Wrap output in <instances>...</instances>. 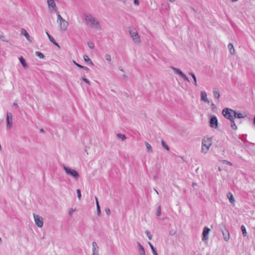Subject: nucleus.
Segmentation results:
<instances>
[{
	"instance_id": "f257e3e1",
	"label": "nucleus",
	"mask_w": 255,
	"mask_h": 255,
	"mask_svg": "<svg viewBox=\"0 0 255 255\" xmlns=\"http://www.w3.org/2000/svg\"><path fill=\"white\" fill-rule=\"evenodd\" d=\"M87 25L98 30H101L102 25L98 20L91 14H84Z\"/></svg>"
},
{
	"instance_id": "f03ea898",
	"label": "nucleus",
	"mask_w": 255,
	"mask_h": 255,
	"mask_svg": "<svg viewBox=\"0 0 255 255\" xmlns=\"http://www.w3.org/2000/svg\"><path fill=\"white\" fill-rule=\"evenodd\" d=\"M235 114L236 112L234 110L230 108H224V118L230 120L231 122V127L234 130L237 128V126L234 121Z\"/></svg>"
},
{
	"instance_id": "7ed1b4c3",
	"label": "nucleus",
	"mask_w": 255,
	"mask_h": 255,
	"mask_svg": "<svg viewBox=\"0 0 255 255\" xmlns=\"http://www.w3.org/2000/svg\"><path fill=\"white\" fill-rule=\"evenodd\" d=\"M211 144V138L204 137L202 140L201 152L204 154L207 153Z\"/></svg>"
},
{
	"instance_id": "20e7f679",
	"label": "nucleus",
	"mask_w": 255,
	"mask_h": 255,
	"mask_svg": "<svg viewBox=\"0 0 255 255\" xmlns=\"http://www.w3.org/2000/svg\"><path fill=\"white\" fill-rule=\"evenodd\" d=\"M63 169L66 174L75 180H78L79 177L78 172L75 169H72L65 165H63Z\"/></svg>"
},
{
	"instance_id": "39448f33",
	"label": "nucleus",
	"mask_w": 255,
	"mask_h": 255,
	"mask_svg": "<svg viewBox=\"0 0 255 255\" xmlns=\"http://www.w3.org/2000/svg\"><path fill=\"white\" fill-rule=\"evenodd\" d=\"M129 33L130 36L131 37L133 41L135 43L139 44L140 42V38L137 30L134 28H131L129 30Z\"/></svg>"
},
{
	"instance_id": "423d86ee",
	"label": "nucleus",
	"mask_w": 255,
	"mask_h": 255,
	"mask_svg": "<svg viewBox=\"0 0 255 255\" xmlns=\"http://www.w3.org/2000/svg\"><path fill=\"white\" fill-rule=\"evenodd\" d=\"M33 218L35 224L39 228H41L43 225V220L42 217L38 215L33 214Z\"/></svg>"
},
{
	"instance_id": "0eeeda50",
	"label": "nucleus",
	"mask_w": 255,
	"mask_h": 255,
	"mask_svg": "<svg viewBox=\"0 0 255 255\" xmlns=\"http://www.w3.org/2000/svg\"><path fill=\"white\" fill-rule=\"evenodd\" d=\"M12 127V115L11 113H6V128L10 129Z\"/></svg>"
},
{
	"instance_id": "6e6552de",
	"label": "nucleus",
	"mask_w": 255,
	"mask_h": 255,
	"mask_svg": "<svg viewBox=\"0 0 255 255\" xmlns=\"http://www.w3.org/2000/svg\"><path fill=\"white\" fill-rule=\"evenodd\" d=\"M171 68L176 74L180 75L185 81L190 82L188 77L180 69L175 67H172Z\"/></svg>"
},
{
	"instance_id": "1a4fd4ad",
	"label": "nucleus",
	"mask_w": 255,
	"mask_h": 255,
	"mask_svg": "<svg viewBox=\"0 0 255 255\" xmlns=\"http://www.w3.org/2000/svg\"><path fill=\"white\" fill-rule=\"evenodd\" d=\"M210 231V229L207 227H205L202 232V240L203 241H207L208 239V235Z\"/></svg>"
},
{
	"instance_id": "9d476101",
	"label": "nucleus",
	"mask_w": 255,
	"mask_h": 255,
	"mask_svg": "<svg viewBox=\"0 0 255 255\" xmlns=\"http://www.w3.org/2000/svg\"><path fill=\"white\" fill-rule=\"evenodd\" d=\"M20 33L21 35L25 36L27 41H28L30 42H32V40L33 39V38L29 35L28 33L26 31V30L25 29L22 28L21 29Z\"/></svg>"
},
{
	"instance_id": "9b49d317",
	"label": "nucleus",
	"mask_w": 255,
	"mask_h": 255,
	"mask_svg": "<svg viewBox=\"0 0 255 255\" xmlns=\"http://www.w3.org/2000/svg\"><path fill=\"white\" fill-rule=\"evenodd\" d=\"M210 125L212 128H217L218 127V120L215 116L212 117L210 120Z\"/></svg>"
},
{
	"instance_id": "f8f14e48",
	"label": "nucleus",
	"mask_w": 255,
	"mask_h": 255,
	"mask_svg": "<svg viewBox=\"0 0 255 255\" xmlns=\"http://www.w3.org/2000/svg\"><path fill=\"white\" fill-rule=\"evenodd\" d=\"M49 8L51 10H55L56 8V5L54 0H47Z\"/></svg>"
},
{
	"instance_id": "ddd939ff",
	"label": "nucleus",
	"mask_w": 255,
	"mask_h": 255,
	"mask_svg": "<svg viewBox=\"0 0 255 255\" xmlns=\"http://www.w3.org/2000/svg\"><path fill=\"white\" fill-rule=\"evenodd\" d=\"M60 29L62 31H66L67 29V27L69 25L68 22L66 21L65 19L62 20L59 22Z\"/></svg>"
},
{
	"instance_id": "4468645a",
	"label": "nucleus",
	"mask_w": 255,
	"mask_h": 255,
	"mask_svg": "<svg viewBox=\"0 0 255 255\" xmlns=\"http://www.w3.org/2000/svg\"><path fill=\"white\" fill-rule=\"evenodd\" d=\"M99 247L97 244L94 242L92 243V252L93 255H99L98 254Z\"/></svg>"
},
{
	"instance_id": "2eb2a0df",
	"label": "nucleus",
	"mask_w": 255,
	"mask_h": 255,
	"mask_svg": "<svg viewBox=\"0 0 255 255\" xmlns=\"http://www.w3.org/2000/svg\"><path fill=\"white\" fill-rule=\"evenodd\" d=\"M201 100L205 103H209V101L207 97V94L205 91L201 92Z\"/></svg>"
},
{
	"instance_id": "dca6fc26",
	"label": "nucleus",
	"mask_w": 255,
	"mask_h": 255,
	"mask_svg": "<svg viewBox=\"0 0 255 255\" xmlns=\"http://www.w3.org/2000/svg\"><path fill=\"white\" fill-rule=\"evenodd\" d=\"M137 245L138 248V251L140 255H145V253L144 249L143 246L140 244V243L137 242Z\"/></svg>"
},
{
	"instance_id": "f3484780",
	"label": "nucleus",
	"mask_w": 255,
	"mask_h": 255,
	"mask_svg": "<svg viewBox=\"0 0 255 255\" xmlns=\"http://www.w3.org/2000/svg\"><path fill=\"white\" fill-rule=\"evenodd\" d=\"M227 197L229 199V201L231 203L234 204L235 200L233 194L231 192H229L227 194Z\"/></svg>"
},
{
	"instance_id": "a211bd4d",
	"label": "nucleus",
	"mask_w": 255,
	"mask_h": 255,
	"mask_svg": "<svg viewBox=\"0 0 255 255\" xmlns=\"http://www.w3.org/2000/svg\"><path fill=\"white\" fill-rule=\"evenodd\" d=\"M228 47L230 53L232 55L234 54L235 50L234 49L233 44L232 43H229L228 45Z\"/></svg>"
},
{
	"instance_id": "6ab92c4d",
	"label": "nucleus",
	"mask_w": 255,
	"mask_h": 255,
	"mask_svg": "<svg viewBox=\"0 0 255 255\" xmlns=\"http://www.w3.org/2000/svg\"><path fill=\"white\" fill-rule=\"evenodd\" d=\"M19 61L21 64V65H22V66L26 68L27 67V65L25 62V59L23 58L22 56H20L19 58Z\"/></svg>"
},
{
	"instance_id": "aec40b11",
	"label": "nucleus",
	"mask_w": 255,
	"mask_h": 255,
	"mask_svg": "<svg viewBox=\"0 0 255 255\" xmlns=\"http://www.w3.org/2000/svg\"><path fill=\"white\" fill-rule=\"evenodd\" d=\"M48 38L51 42H52L54 45L60 48L59 44L56 42L54 38L51 36V35H49Z\"/></svg>"
},
{
	"instance_id": "412c9836",
	"label": "nucleus",
	"mask_w": 255,
	"mask_h": 255,
	"mask_svg": "<svg viewBox=\"0 0 255 255\" xmlns=\"http://www.w3.org/2000/svg\"><path fill=\"white\" fill-rule=\"evenodd\" d=\"M145 146L146 148V150L148 152H152V148L151 145L148 143L147 142H145Z\"/></svg>"
},
{
	"instance_id": "4be33fe9",
	"label": "nucleus",
	"mask_w": 255,
	"mask_h": 255,
	"mask_svg": "<svg viewBox=\"0 0 255 255\" xmlns=\"http://www.w3.org/2000/svg\"><path fill=\"white\" fill-rule=\"evenodd\" d=\"M148 245L150 247V249L152 251L153 255H158L156 249L153 247V246L151 244V243L148 242Z\"/></svg>"
},
{
	"instance_id": "5701e85b",
	"label": "nucleus",
	"mask_w": 255,
	"mask_h": 255,
	"mask_svg": "<svg viewBox=\"0 0 255 255\" xmlns=\"http://www.w3.org/2000/svg\"><path fill=\"white\" fill-rule=\"evenodd\" d=\"M189 74L192 77V78L194 80V85L195 86H197V79H196L195 75L194 74V73H193L192 72L189 73Z\"/></svg>"
},
{
	"instance_id": "b1692460",
	"label": "nucleus",
	"mask_w": 255,
	"mask_h": 255,
	"mask_svg": "<svg viewBox=\"0 0 255 255\" xmlns=\"http://www.w3.org/2000/svg\"><path fill=\"white\" fill-rule=\"evenodd\" d=\"M83 58H84V60H85V61L88 62L91 65H93V63L92 60L89 58V57H88V55H84V56H83Z\"/></svg>"
},
{
	"instance_id": "393cba45",
	"label": "nucleus",
	"mask_w": 255,
	"mask_h": 255,
	"mask_svg": "<svg viewBox=\"0 0 255 255\" xmlns=\"http://www.w3.org/2000/svg\"><path fill=\"white\" fill-rule=\"evenodd\" d=\"M246 117V115H243L241 113H237L236 112L235 118L241 119V118H244Z\"/></svg>"
},
{
	"instance_id": "a878e982",
	"label": "nucleus",
	"mask_w": 255,
	"mask_h": 255,
	"mask_svg": "<svg viewBox=\"0 0 255 255\" xmlns=\"http://www.w3.org/2000/svg\"><path fill=\"white\" fill-rule=\"evenodd\" d=\"M241 230H242V234L245 237L247 236V231H246V229L245 227V226L244 225H242L241 226Z\"/></svg>"
},
{
	"instance_id": "bb28decb",
	"label": "nucleus",
	"mask_w": 255,
	"mask_h": 255,
	"mask_svg": "<svg viewBox=\"0 0 255 255\" xmlns=\"http://www.w3.org/2000/svg\"><path fill=\"white\" fill-rule=\"evenodd\" d=\"M220 93L219 90H215L214 91V96L215 98L218 99L220 97Z\"/></svg>"
},
{
	"instance_id": "cd10ccee",
	"label": "nucleus",
	"mask_w": 255,
	"mask_h": 255,
	"mask_svg": "<svg viewBox=\"0 0 255 255\" xmlns=\"http://www.w3.org/2000/svg\"><path fill=\"white\" fill-rule=\"evenodd\" d=\"M105 59L108 62H110L112 60L111 56L109 54H106L105 55Z\"/></svg>"
},
{
	"instance_id": "c85d7f7f",
	"label": "nucleus",
	"mask_w": 255,
	"mask_h": 255,
	"mask_svg": "<svg viewBox=\"0 0 255 255\" xmlns=\"http://www.w3.org/2000/svg\"><path fill=\"white\" fill-rule=\"evenodd\" d=\"M117 136L119 138H121L122 140H124L126 138V137L125 134H121V133H118L117 134Z\"/></svg>"
},
{
	"instance_id": "c756f323",
	"label": "nucleus",
	"mask_w": 255,
	"mask_h": 255,
	"mask_svg": "<svg viewBox=\"0 0 255 255\" xmlns=\"http://www.w3.org/2000/svg\"><path fill=\"white\" fill-rule=\"evenodd\" d=\"M57 21L60 22L61 21L64 20V18L62 17L61 15L59 14V13L58 12L57 13Z\"/></svg>"
},
{
	"instance_id": "7c9ffc66",
	"label": "nucleus",
	"mask_w": 255,
	"mask_h": 255,
	"mask_svg": "<svg viewBox=\"0 0 255 255\" xmlns=\"http://www.w3.org/2000/svg\"><path fill=\"white\" fill-rule=\"evenodd\" d=\"M161 144L163 147H164L166 150H169V148L168 146L165 143L164 140L161 141Z\"/></svg>"
},
{
	"instance_id": "2f4dec72",
	"label": "nucleus",
	"mask_w": 255,
	"mask_h": 255,
	"mask_svg": "<svg viewBox=\"0 0 255 255\" xmlns=\"http://www.w3.org/2000/svg\"><path fill=\"white\" fill-rule=\"evenodd\" d=\"M35 54L38 57H39L41 59L44 58V55L40 52L36 51Z\"/></svg>"
},
{
	"instance_id": "473e14b6",
	"label": "nucleus",
	"mask_w": 255,
	"mask_h": 255,
	"mask_svg": "<svg viewBox=\"0 0 255 255\" xmlns=\"http://www.w3.org/2000/svg\"><path fill=\"white\" fill-rule=\"evenodd\" d=\"M77 196L79 199V200H81V190L79 189H78L77 190Z\"/></svg>"
},
{
	"instance_id": "72a5a7b5",
	"label": "nucleus",
	"mask_w": 255,
	"mask_h": 255,
	"mask_svg": "<svg viewBox=\"0 0 255 255\" xmlns=\"http://www.w3.org/2000/svg\"><path fill=\"white\" fill-rule=\"evenodd\" d=\"M161 214V207L160 206H158L157 209V213H156V215L157 216H160Z\"/></svg>"
},
{
	"instance_id": "f704fd0d",
	"label": "nucleus",
	"mask_w": 255,
	"mask_h": 255,
	"mask_svg": "<svg viewBox=\"0 0 255 255\" xmlns=\"http://www.w3.org/2000/svg\"><path fill=\"white\" fill-rule=\"evenodd\" d=\"M145 233H146L148 239L151 240L152 239V235L150 234V232L147 230V231H146Z\"/></svg>"
},
{
	"instance_id": "c9c22d12",
	"label": "nucleus",
	"mask_w": 255,
	"mask_h": 255,
	"mask_svg": "<svg viewBox=\"0 0 255 255\" xmlns=\"http://www.w3.org/2000/svg\"><path fill=\"white\" fill-rule=\"evenodd\" d=\"M76 208H75V209H73V208L70 209L69 210V211H68V214H69V215L70 216H71V215L73 214V213L74 212H75V211H76Z\"/></svg>"
},
{
	"instance_id": "e433bc0d",
	"label": "nucleus",
	"mask_w": 255,
	"mask_h": 255,
	"mask_svg": "<svg viewBox=\"0 0 255 255\" xmlns=\"http://www.w3.org/2000/svg\"><path fill=\"white\" fill-rule=\"evenodd\" d=\"M88 45L90 48L93 49L94 47V43L92 42H89Z\"/></svg>"
},
{
	"instance_id": "4c0bfd02",
	"label": "nucleus",
	"mask_w": 255,
	"mask_h": 255,
	"mask_svg": "<svg viewBox=\"0 0 255 255\" xmlns=\"http://www.w3.org/2000/svg\"><path fill=\"white\" fill-rule=\"evenodd\" d=\"M82 80H83V81H84L85 83H86L87 84H89H89H90V82L89 80L88 79H87V78H82Z\"/></svg>"
},
{
	"instance_id": "58836bf2",
	"label": "nucleus",
	"mask_w": 255,
	"mask_h": 255,
	"mask_svg": "<svg viewBox=\"0 0 255 255\" xmlns=\"http://www.w3.org/2000/svg\"><path fill=\"white\" fill-rule=\"evenodd\" d=\"M227 232L228 233L227 236L224 237V240L226 241H228L229 240L230 236L229 233L228 231H227Z\"/></svg>"
},
{
	"instance_id": "ea45409f",
	"label": "nucleus",
	"mask_w": 255,
	"mask_h": 255,
	"mask_svg": "<svg viewBox=\"0 0 255 255\" xmlns=\"http://www.w3.org/2000/svg\"><path fill=\"white\" fill-rule=\"evenodd\" d=\"M212 110L213 112H215L216 109V106L214 104H211Z\"/></svg>"
},
{
	"instance_id": "a19ab883",
	"label": "nucleus",
	"mask_w": 255,
	"mask_h": 255,
	"mask_svg": "<svg viewBox=\"0 0 255 255\" xmlns=\"http://www.w3.org/2000/svg\"><path fill=\"white\" fill-rule=\"evenodd\" d=\"M97 213L98 216H100L101 214V209L100 206H97Z\"/></svg>"
},
{
	"instance_id": "79ce46f5",
	"label": "nucleus",
	"mask_w": 255,
	"mask_h": 255,
	"mask_svg": "<svg viewBox=\"0 0 255 255\" xmlns=\"http://www.w3.org/2000/svg\"><path fill=\"white\" fill-rule=\"evenodd\" d=\"M12 107L14 108L15 109H17L18 107V106L16 102H14L12 105Z\"/></svg>"
},
{
	"instance_id": "37998d69",
	"label": "nucleus",
	"mask_w": 255,
	"mask_h": 255,
	"mask_svg": "<svg viewBox=\"0 0 255 255\" xmlns=\"http://www.w3.org/2000/svg\"><path fill=\"white\" fill-rule=\"evenodd\" d=\"M133 3L135 5H138L139 4V2L138 0H133Z\"/></svg>"
},
{
	"instance_id": "c03bdc74",
	"label": "nucleus",
	"mask_w": 255,
	"mask_h": 255,
	"mask_svg": "<svg viewBox=\"0 0 255 255\" xmlns=\"http://www.w3.org/2000/svg\"><path fill=\"white\" fill-rule=\"evenodd\" d=\"M74 63L79 68H83L84 66H82L80 64H79L78 63H76L75 61H74Z\"/></svg>"
},
{
	"instance_id": "a18cd8bd",
	"label": "nucleus",
	"mask_w": 255,
	"mask_h": 255,
	"mask_svg": "<svg viewBox=\"0 0 255 255\" xmlns=\"http://www.w3.org/2000/svg\"><path fill=\"white\" fill-rule=\"evenodd\" d=\"M105 212H106V213L108 215H110V214H111V211L109 208L106 209Z\"/></svg>"
},
{
	"instance_id": "49530a36",
	"label": "nucleus",
	"mask_w": 255,
	"mask_h": 255,
	"mask_svg": "<svg viewBox=\"0 0 255 255\" xmlns=\"http://www.w3.org/2000/svg\"><path fill=\"white\" fill-rule=\"evenodd\" d=\"M95 200H96V206H100L99 204L98 200V198L97 197H95Z\"/></svg>"
},
{
	"instance_id": "de8ad7c7",
	"label": "nucleus",
	"mask_w": 255,
	"mask_h": 255,
	"mask_svg": "<svg viewBox=\"0 0 255 255\" xmlns=\"http://www.w3.org/2000/svg\"><path fill=\"white\" fill-rule=\"evenodd\" d=\"M224 163H226V164H228L229 165H232V163L228 161L225 160H224Z\"/></svg>"
},
{
	"instance_id": "09e8293b",
	"label": "nucleus",
	"mask_w": 255,
	"mask_h": 255,
	"mask_svg": "<svg viewBox=\"0 0 255 255\" xmlns=\"http://www.w3.org/2000/svg\"><path fill=\"white\" fill-rule=\"evenodd\" d=\"M84 70H86V71H88L89 70V68H88L87 67H85L84 66V67L83 68Z\"/></svg>"
},
{
	"instance_id": "8fccbe9b",
	"label": "nucleus",
	"mask_w": 255,
	"mask_h": 255,
	"mask_svg": "<svg viewBox=\"0 0 255 255\" xmlns=\"http://www.w3.org/2000/svg\"><path fill=\"white\" fill-rule=\"evenodd\" d=\"M119 70L122 72H124V69L121 67H119Z\"/></svg>"
},
{
	"instance_id": "3c124183",
	"label": "nucleus",
	"mask_w": 255,
	"mask_h": 255,
	"mask_svg": "<svg viewBox=\"0 0 255 255\" xmlns=\"http://www.w3.org/2000/svg\"><path fill=\"white\" fill-rule=\"evenodd\" d=\"M170 2H173L175 1V0H168Z\"/></svg>"
},
{
	"instance_id": "603ef678",
	"label": "nucleus",
	"mask_w": 255,
	"mask_h": 255,
	"mask_svg": "<svg viewBox=\"0 0 255 255\" xmlns=\"http://www.w3.org/2000/svg\"><path fill=\"white\" fill-rule=\"evenodd\" d=\"M123 77L124 79L127 78V76H126V75L124 74V75H123Z\"/></svg>"
},
{
	"instance_id": "864d4df0",
	"label": "nucleus",
	"mask_w": 255,
	"mask_h": 255,
	"mask_svg": "<svg viewBox=\"0 0 255 255\" xmlns=\"http://www.w3.org/2000/svg\"><path fill=\"white\" fill-rule=\"evenodd\" d=\"M254 125L255 126V117L254 118Z\"/></svg>"
},
{
	"instance_id": "5fc2aeb1",
	"label": "nucleus",
	"mask_w": 255,
	"mask_h": 255,
	"mask_svg": "<svg viewBox=\"0 0 255 255\" xmlns=\"http://www.w3.org/2000/svg\"><path fill=\"white\" fill-rule=\"evenodd\" d=\"M46 34H47V36L48 37L49 35H50L49 34V33L48 32H46Z\"/></svg>"
},
{
	"instance_id": "6e6d98bb",
	"label": "nucleus",
	"mask_w": 255,
	"mask_h": 255,
	"mask_svg": "<svg viewBox=\"0 0 255 255\" xmlns=\"http://www.w3.org/2000/svg\"><path fill=\"white\" fill-rule=\"evenodd\" d=\"M230 0L233 1V2H235V1H238V0Z\"/></svg>"
},
{
	"instance_id": "4d7b16f0",
	"label": "nucleus",
	"mask_w": 255,
	"mask_h": 255,
	"mask_svg": "<svg viewBox=\"0 0 255 255\" xmlns=\"http://www.w3.org/2000/svg\"><path fill=\"white\" fill-rule=\"evenodd\" d=\"M40 131H41V132H43V131H44V130H43V129H40Z\"/></svg>"
},
{
	"instance_id": "13d9d810",
	"label": "nucleus",
	"mask_w": 255,
	"mask_h": 255,
	"mask_svg": "<svg viewBox=\"0 0 255 255\" xmlns=\"http://www.w3.org/2000/svg\"><path fill=\"white\" fill-rule=\"evenodd\" d=\"M219 170L221 171V168L220 167H219Z\"/></svg>"
},
{
	"instance_id": "bf43d9fd",
	"label": "nucleus",
	"mask_w": 255,
	"mask_h": 255,
	"mask_svg": "<svg viewBox=\"0 0 255 255\" xmlns=\"http://www.w3.org/2000/svg\"><path fill=\"white\" fill-rule=\"evenodd\" d=\"M155 192H156V193H157V194H158V192H157V190H156L155 189Z\"/></svg>"
},
{
	"instance_id": "052dcab7",
	"label": "nucleus",
	"mask_w": 255,
	"mask_h": 255,
	"mask_svg": "<svg viewBox=\"0 0 255 255\" xmlns=\"http://www.w3.org/2000/svg\"><path fill=\"white\" fill-rule=\"evenodd\" d=\"M222 114L223 115V110L222 111Z\"/></svg>"
},
{
	"instance_id": "680f3d73",
	"label": "nucleus",
	"mask_w": 255,
	"mask_h": 255,
	"mask_svg": "<svg viewBox=\"0 0 255 255\" xmlns=\"http://www.w3.org/2000/svg\"><path fill=\"white\" fill-rule=\"evenodd\" d=\"M1 240V239L0 238V240Z\"/></svg>"
}]
</instances>
